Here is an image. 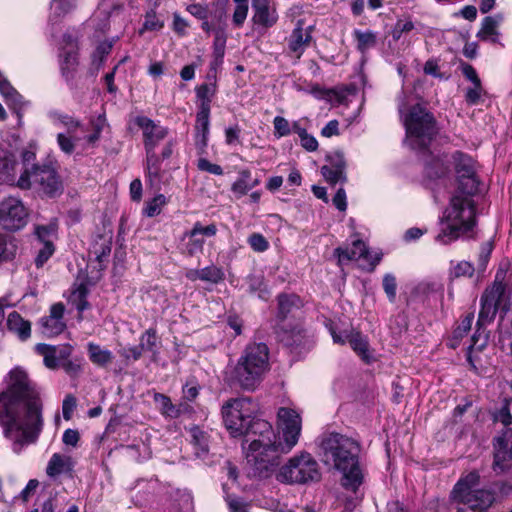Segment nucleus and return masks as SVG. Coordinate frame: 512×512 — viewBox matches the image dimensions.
Returning <instances> with one entry per match:
<instances>
[{
  "label": "nucleus",
  "instance_id": "nucleus-1",
  "mask_svg": "<svg viewBox=\"0 0 512 512\" xmlns=\"http://www.w3.org/2000/svg\"><path fill=\"white\" fill-rule=\"evenodd\" d=\"M0 426L17 454L34 443L42 430L39 394L21 368L10 371L7 388L0 392Z\"/></svg>",
  "mask_w": 512,
  "mask_h": 512
},
{
  "label": "nucleus",
  "instance_id": "nucleus-2",
  "mask_svg": "<svg viewBox=\"0 0 512 512\" xmlns=\"http://www.w3.org/2000/svg\"><path fill=\"white\" fill-rule=\"evenodd\" d=\"M399 112L406 131L404 143L421 154L425 174L429 179H442L448 172L450 159L447 155L435 154L429 150L437 133L433 115L420 104L406 109L400 103Z\"/></svg>",
  "mask_w": 512,
  "mask_h": 512
},
{
  "label": "nucleus",
  "instance_id": "nucleus-3",
  "mask_svg": "<svg viewBox=\"0 0 512 512\" xmlns=\"http://www.w3.org/2000/svg\"><path fill=\"white\" fill-rule=\"evenodd\" d=\"M475 193L456 191L438 217L434 241L447 246L459 239L470 238L476 227Z\"/></svg>",
  "mask_w": 512,
  "mask_h": 512
},
{
  "label": "nucleus",
  "instance_id": "nucleus-4",
  "mask_svg": "<svg viewBox=\"0 0 512 512\" xmlns=\"http://www.w3.org/2000/svg\"><path fill=\"white\" fill-rule=\"evenodd\" d=\"M247 441L250 443L244 448L246 460L259 477H268L279 465L281 455L290 452L283 450V442L266 420H258L251 425Z\"/></svg>",
  "mask_w": 512,
  "mask_h": 512
},
{
  "label": "nucleus",
  "instance_id": "nucleus-5",
  "mask_svg": "<svg viewBox=\"0 0 512 512\" xmlns=\"http://www.w3.org/2000/svg\"><path fill=\"white\" fill-rule=\"evenodd\" d=\"M321 446L324 462L343 474V486L356 490L362 480L358 444L346 436L332 433L323 439Z\"/></svg>",
  "mask_w": 512,
  "mask_h": 512
},
{
  "label": "nucleus",
  "instance_id": "nucleus-6",
  "mask_svg": "<svg viewBox=\"0 0 512 512\" xmlns=\"http://www.w3.org/2000/svg\"><path fill=\"white\" fill-rule=\"evenodd\" d=\"M269 369V350L264 343L246 346L234 368V378L239 385L253 390Z\"/></svg>",
  "mask_w": 512,
  "mask_h": 512
},
{
  "label": "nucleus",
  "instance_id": "nucleus-7",
  "mask_svg": "<svg viewBox=\"0 0 512 512\" xmlns=\"http://www.w3.org/2000/svg\"><path fill=\"white\" fill-rule=\"evenodd\" d=\"M479 474L470 472L455 484L451 499L457 505V512H486L494 502V495L478 489Z\"/></svg>",
  "mask_w": 512,
  "mask_h": 512
},
{
  "label": "nucleus",
  "instance_id": "nucleus-8",
  "mask_svg": "<svg viewBox=\"0 0 512 512\" xmlns=\"http://www.w3.org/2000/svg\"><path fill=\"white\" fill-rule=\"evenodd\" d=\"M136 125L142 130L146 152V178L154 190H160V158L156 147L168 134V129L146 116H138Z\"/></svg>",
  "mask_w": 512,
  "mask_h": 512
},
{
  "label": "nucleus",
  "instance_id": "nucleus-9",
  "mask_svg": "<svg viewBox=\"0 0 512 512\" xmlns=\"http://www.w3.org/2000/svg\"><path fill=\"white\" fill-rule=\"evenodd\" d=\"M257 404L250 398H237L223 406L222 414L225 426L233 437L251 435V425L260 420L254 415Z\"/></svg>",
  "mask_w": 512,
  "mask_h": 512
},
{
  "label": "nucleus",
  "instance_id": "nucleus-10",
  "mask_svg": "<svg viewBox=\"0 0 512 512\" xmlns=\"http://www.w3.org/2000/svg\"><path fill=\"white\" fill-rule=\"evenodd\" d=\"M320 478L319 465L317 461L307 452H302L289 459L280 467L276 479L282 483L304 484L310 481H317Z\"/></svg>",
  "mask_w": 512,
  "mask_h": 512
},
{
  "label": "nucleus",
  "instance_id": "nucleus-11",
  "mask_svg": "<svg viewBox=\"0 0 512 512\" xmlns=\"http://www.w3.org/2000/svg\"><path fill=\"white\" fill-rule=\"evenodd\" d=\"M139 8L137 0H128L126 3L119 0H100L93 15V20H99V30H106L112 25L125 28L131 21L132 12Z\"/></svg>",
  "mask_w": 512,
  "mask_h": 512
},
{
  "label": "nucleus",
  "instance_id": "nucleus-12",
  "mask_svg": "<svg viewBox=\"0 0 512 512\" xmlns=\"http://www.w3.org/2000/svg\"><path fill=\"white\" fill-rule=\"evenodd\" d=\"M17 187L35 188L49 197L57 196L63 189L55 169L50 165L33 166L32 171L26 168L17 180Z\"/></svg>",
  "mask_w": 512,
  "mask_h": 512
},
{
  "label": "nucleus",
  "instance_id": "nucleus-13",
  "mask_svg": "<svg viewBox=\"0 0 512 512\" xmlns=\"http://www.w3.org/2000/svg\"><path fill=\"white\" fill-rule=\"evenodd\" d=\"M504 276L497 272L492 287L485 290L481 297V309L477 325L484 326L490 323L495 317L497 311L504 314L509 309V296L506 293V285L503 283Z\"/></svg>",
  "mask_w": 512,
  "mask_h": 512
},
{
  "label": "nucleus",
  "instance_id": "nucleus-14",
  "mask_svg": "<svg viewBox=\"0 0 512 512\" xmlns=\"http://www.w3.org/2000/svg\"><path fill=\"white\" fill-rule=\"evenodd\" d=\"M494 421L502 423L506 430L495 439L494 442V470L503 472L512 466V429L508 426L512 423V415L508 404L505 403L493 415Z\"/></svg>",
  "mask_w": 512,
  "mask_h": 512
},
{
  "label": "nucleus",
  "instance_id": "nucleus-15",
  "mask_svg": "<svg viewBox=\"0 0 512 512\" xmlns=\"http://www.w3.org/2000/svg\"><path fill=\"white\" fill-rule=\"evenodd\" d=\"M277 424L281 433V437L278 436V439L283 442V450L291 451L298 443L301 434L302 420L300 412L288 407L279 408Z\"/></svg>",
  "mask_w": 512,
  "mask_h": 512
},
{
  "label": "nucleus",
  "instance_id": "nucleus-16",
  "mask_svg": "<svg viewBox=\"0 0 512 512\" xmlns=\"http://www.w3.org/2000/svg\"><path fill=\"white\" fill-rule=\"evenodd\" d=\"M29 210L23 202L15 197L5 198L0 202V226L7 231L23 229L29 221Z\"/></svg>",
  "mask_w": 512,
  "mask_h": 512
},
{
  "label": "nucleus",
  "instance_id": "nucleus-17",
  "mask_svg": "<svg viewBox=\"0 0 512 512\" xmlns=\"http://www.w3.org/2000/svg\"><path fill=\"white\" fill-rule=\"evenodd\" d=\"M48 117L56 127L66 128L65 133H58L57 143L61 151L65 154H72L75 148V142L80 139L78 131L80 130L81 133L84 132L81 124L73 117L57 110L49 111Z\"/></svg>",
  "mask_w": 512,
  "mask_h": 512
},
{
  "label": "nucleus",
  "instance_id": "nucleus-18",
  "mask_svg": "<svg viewBox=\"0 0 512 512\" xmlns=\"http://www.w3.org/2000/svg\"><path fill=\"white\" fill-rule=\"evenodd\" d=\"M335 255L338 257V264L340 266L345 265L349 261H361L360 266L369 271H372L380 261V257L377 254H371L365 243L359 239L352 241L350 248L338 247L335 249Z\"/></svg>",
  "mask_w": 512,
  "mask_h": 512
},
{
  "label": "nucleus",
  "instance_id": "nucleus-19",
  "mask_svg": "<svg viewBox=\"0 0 512 512\" xmlns=\"http://www.w3.org/2000/svg\"><path fill=\"white\" fill-rule=\"evenodd\" d=\"M217 233V226L209 224L204 226L201 222H196L190 231L183 234L180 249L183 254L194 256L203 251V246L207 238H212Z\"/></svg>",
  "mask_w": 512,
  "mask_h": 512
},
{
  "label": "nucleus",
  "instance_id": "nucleus-20",
  "mask_svg": "<svg viewBox=\"0 0 512 512\" xmlns=\"http://www.w3.org/2000/svg\"><path fill=\"white\" fill-rule=\"evenodd\" d=\"M452 159L459 182L457 191L476 193L478 181L475 177V163L472 157L462 152H455Z\"/></svg>",
  "mask_w": 512,
  "mask_h": 512
},
{
  "label": "nucleus",
  "instance_id": "nucleus-21",
  "mask_svg": "<svg viewBox=\"0 0 512 512\" xmlns=\"http://www.w3.org/2000/svg\"><path fill=\"white\" fill-rule=\"evenodd\" d=\"M333 341L338 344L349 343L353 351L366 363L372 360L369 342L366 336L357 331L331 332Z\"/></svg>",
  "mask_w": 512,
  "mask_h": 512
},
{
  "label": "nucleus",
  "instance_id": "nucleus-22",
  "mask_svg": "<svg viewBox=\"0 0 512 512\" xmlns=\"http://www.w3.org/2000/svg\"><path fill=\"white\" fill-rule=\"evenodd\" d=\"M77 50L76 40L71 35H64L63 45L60 48L59 63L62 75L66 79L72 78L78 65Z\"/></svg>",
  "mask_w": 512,
  "mask_h": 512
},
{
  "label": "nucleus",
  "instance_id": "nucleus-23",
  "mask_svg": "<svg viewBox=\"0 0 512 512\" xmlns=\"http://www.w3.org/2000/svg\"><path fill=\"white\" fill-rule=\"evenodd\" d=\"M252 9V21L255 25L270 28L277 23V8L269 0H252Z\"/></svg>",
  "mask_w": 512,
  "mask_h": 512
},
{
  "label": "nucleus",
  "instance_id": "nucleus-24",
  "mask_svg": "<svg viewBox=\"0 0 512 512\" xmlns=\"http://www.w3.org/2000/svg\"><path fill=\"white\" fill-rule=\"evenodd\" d=\"M304 26L305 20L303 18L298 19L295 23V28L288 38L289 50L293 52L297 58H300V56L304 53L312 38L311 33L313 30V25H310L306 28Z\"/></svg>",
  "mask_w": 512,
  "mask_h": 512
},
{
  "label": "nucleus",
  "instance_id": "nucleus-25",
  "mask_svg": "<svg viewBox=\"0 0 512 512\" xmlns=\"http://www.w3.org/2000/svg\"><path fill=\"white\" fill-rule=\"evenodd\" d=\"M64 305L56 303L51 306L50 314L41 319L42 333L47 337L59 335L65 329L63 321Z\"/></svg>",
  "mask_w": 512,
  "mask_h": 512
},
{
  "label": "nucleus",
  "instance_id": "nucleus-26",
  "mask_svg": "<svg viewBox=\"0 0 512 512\" xmlns=\"http://www.w3.org/2000/svg\"><path fill=\"white\" fill-rule=\"evenodd\" d=\"M17 168L15 155L7 149L0 148V184L17 185Z\"/></svg>",
  "mask_w": 512,
  "mask_h": 512
},
{
  "label": "nucleus",
  "instance_id": "nucleus-27",
  "mask_svg": "<svg viewBox=\"0 0 512 512\" xmlns=\"http://www.w3.org/2000/svg\"><path fill=\"white\" fill-rule=\"evenodd\" d=\"M346 162L341 153H335L330 157V164L321 168V173L325 180L331 184H336L345 180Z\"/></svg>",
  "mask_w": 512,
  "mask_h": 512
},
{
  "label": "nucleus",
  "instance_id": "nucleus-28",
  "mask_svg": "<svg viewBox=\"0 0 512 512\" xmlns=\"http://www.w3.org/2000/svg\"><path fill=\"white\" fill-rule=\"evenodd\" d=\"M501 15L487 16L483 19L481 29L477 33L480 40L497 43L499 41L498 28L502 23Z\"/></svg>",
  "mask_w": 512,
  "mask_h": 512
},
{
  "label": "nucleus",
  "instance_id": "nucleus-29",
  "mask_svg": "<svg viewBox=\"0 0 512 512\" xmlns=\"http://www.w3.org/2000/svg\"><path fill=\"white\" fill-rule=\"evenodd\" d=\"M74 463L69 455L54 453L46 467V473L49 477H57L60 474L71 472Z\"/></svg>",
  "mask_w": 512,
  "mask_h": 512
},
{
  "label": "nucleus",
  "instance_id": "nucleus-30",
  "mask_svg": "<svg viewBox=\"0 0 512 512\" xmlns=\"http://www.w3.org/2000/svg\"><path fill=\"white\" fill-rule=\"evenodd\" d=\"M112 236L111 235H98L94 239L91 248L90 256L98 262L99 267L107 260L111 252Z\"/></svg>",
  "mask_w": 512,
  "mask_h": 512
},
{
  "label": "nucleus",
  "instance_id": "nucleus-31",
  "mask_svg": "<svg viewBox=\"0 0 512 512\" xmlns=\"http://www.w3.org/2000/svg\"><path fill=\"white\" fill-rule=\"evenodd\" d=\"M7 328L16 334L21 340H26L31 335L30 322L23 319L17 312H11L7 318Z\"/></svg>",
  "mask_w": 512,
  "mask_h": 512
},
{
  "label": "nucleus",
  "instance_id": "nucleus-32",
  "mask_svg": "<svg viewBox=\"0 0 512 512\" xmlns=\"http://www.w3.org/2000/svg\"><path fill=\"white\" fill-rule=\"evenodd\" d=\"M209 115L210 107L208 106L207 102L200 104V108L196 116V130L198 137H201V142L203 145H206L207 136L209 134Z\"/></svg>",
  "mask_w": 512,
  "mask_h": 512
},
{
  "label": "nucleus",
  "instance_id": "nucleus-33",
  "mask_svg": "<svg viewBox=\"0 0 512 512\" xmlns=\"http://www.w3.org/2000/svg\"><path fill=\"white\" fill-rule=\"evenodd\" d=\"M87 348L89 359L95 365L104 367L112 362L113 354L110 350L92 342L88 343Z\"/></svg>",
  "mask_w": 512,
  "mask_h": 512
},
{
  "label": "nucleus",
  "instance_id": "nucleus-34",
  "mask_svg": "<svg viewBox=\"0 0 512 512\" xmlns=\"http://www.w3.org/2000/svg\"><path fill=\"white\" fill-rule=\"evenodd\" d=\"M77 2L78 0H51L50 20L57 22L73 11L77 7Z\"/></svg>",
  "mask_w": 512,
  "mask_h": 512
},
{
  "label": "nucleus",
  "instance_id": "nucleus-35",
  "mask_svg": "<svg viewBox=\"0 0 512 512\" xmlns=\"http://www.w3.org/2000/svg\"><path fill=\"white\" fill-rule=\"evenodd\" d=\"M17 249L18 246L15 238L0 233V264L13 260Z\"/></svg>",
  "mask_w": 512,
  "mask_h": 512
},
{
  "label": "nucleus",
  "instance_id": "nucleus-36",
  "mask_svg": "<svg viewBox=\"0 0 512 512\" xmlns=\"http://www.w3.org/2000/svg\"><path fill=\"white\" fill-rule=\"evenodd\" d=\"M475 268L468 261H450L449 269H448V278L450 281L461 277H472L474 274Z\"/></svg>",
  "mask_w": 512,
  "mask_h": 512
},
{
  "label": "nucleus",
  "instance_id": "nucleus-37",
  "mask_svg": "<svg viewBox=\"0 0 512 512\" xmlns=\"http://www.w3.org/2000/svg\"><path fill=\"white\" fill-rule=\"evenodd\" d=\"M36 352L43 356L44 365L49 369H55L59 366L58 348L47 344H37Z\"/></svg>",
  "mask_w": 512,
  "mask_h": 512
},
{
  "label": "nucleus",
  "instance_id": "nucleus-38",
  "mask_svg": "<svg viewBox=\"0 0 512 512\" xmlns=\"http://www.w3.org/2000/svg\"><path fill=\"white\" fill-rule=\"evenodd\" d=\"M300 298L296 295H280L278 298L279 316L286 318L300 308Z\"/></svg>",
  "mask_w": 512,
  "mask_h": 512
},
{
  "label": "nucleus",
  "instance_id": "nucleus-39",
  "mask_svg": "<svg viewBox=\"0 0 512 512\" xmlns=\"http://www.w3.org/2000/svg\"><path fill=\"white\" fill-rule=\"evenodd\" d=\"M87 294L88 289L84 283L76 284L71 292L69 301L76 307L79 313H82L88 307Z\"/></svg>",
  "mask_w": 512,
  "mask_h": 512
},
{
  "label": "nucleus",
  "instance_id": "nucleus-40",
  "mask_svg": "<svg viewBox=\"0 0 512 512\" xmlns=\"http://www.w3.org/2000/svg\"><path fill=\"white\" fill-rule=\"evenodd\" d=\"M57 222L51 221L47 225H38L35 227V235L38 243H53L57 237Z\"/></svg>",
  "mask_w": 512,
  "mask_h": 512
},
{
  "label": "nucleus",
  "instance_id": "nucleus-41",
  "mask_svg": "<svg viewBox=\"0 0 512 512\" xmlns=\"http://www.w3.org/2000/svg\"><path fill=\"white\" fill-rule=\"evenodd\" d=\"M354 37L357 41V48L361 53H365L375 47L377 42L376 34L370 30H355Z\"/></svg>",
  "mask_w": 512,
  "mask_h": 512
},
{
  "label": "nucleus",
  "instance_id": "nucleus-42",
  "mask_svg": "<svg viewBox=\"0 0 512 512\" xmlns=\"http://www.w3.org/2000/svg\"><path fill=\"white\" fill-rule=\"evenodd\" d=\"M251 172L249 170H242L239 172L237 180L232 184L231 190L237 197H242L249 190H251L250 184Z\"/></svg>",
  "mask_w": 512,
  "mask_h": 512
},
{
  "label": "nucleus",
  "instance_id": "nucleus-43",
  "mask_svg": "<svg viewBox=\"0 0 512 512\" xmlns=\"http://www.w3.org/2000/svg\"><path fill=\"white\" fill-rule=\"evenodd\" d=\"M154 402L158 405L161 413L165 416L176 418L179 415V410L171 402L170 398L164 394L155 393Z\"/></svg>",
  "mask_w": 512,
  "mask_h": 512
},
{
  "label": "nucleus",
  "instance_id": "nucleus-44",
  "mask_svg": "<svg viewBox=\"0 0 512 512\" xmlns=\"http://www.w3.org/2000/svg\"><path fill=\"white\" fill-rule=\"evenodd\" d=\"M167 204V198L163 194H157L148 200L143 208V214L147 217H155L159 215L162 208Z\"/></svg>",
  "mask_w": 512,
  "mask_h": 512
},
{
  "label": "nucleus",
  "instance_id": "nucleus-45",
  "mask_svg": "<svg viewBox=\"0 0 512 512\" xmlns=\"http://www.w3.org/2000/svg\"><path fill=\"white\" fill-rule=\"evenodd\" d=\"M164 26V21L161 20L154 9L148 11L145 15L142 28L139 30V34L143 35L147 31H160Z\"/></svg>",
  "mask_w": 512,
  "mask_h": 512
},
{
  "label": "nucleus",
  "instance_id": "nucleus-46",
  "mask_svg": "<svg viewBox=\"0 0 512 512\" xmlns=\"http://www.w3.org/2000/svg\"><path fill=\"white\" fill-rule=\"evenodd\" d=\"M157 334L155 329H148L140 338V346L143 351H148L156 356L157 351Z\"/></svg>",
  "mask_w": 512,
  "mask_h": 512
},
{
  "label": "nucleus",
  "instance_id": "nucleus-47",
  "mask_svg": "<svg viewBox=\"0 0 512 512\" xmlns=\"http://www.w3.org/2000/svg\"><path fill=\"white\" fill-rule=\"evenodd\" d=\"M190 435L192 438V442L196 447H198L201 453L208 452V435L205 431L200 429L197 426H194L190 429Z\"/></svg>",
  "mask_w": 512,
  "mask_h": 512
},
{
  "label": "nucleus",
  "instance_id": "nucleus-48",
  "mask_svg": "<svg viewBox=\"0 0 512 512\" xmlns=\"http://www.w3.org/2000/svg\"><path fill=\"white\" fill-rule=\"evenodd\" d=\"M417 291L428 297L434 294L442 295L444 285L439 281L426 280L418 284Z\"/></svg>",
  "mask_w": 512,
  "mask_h": 512
},
{
  "label": "nucleus",
  "instance_id": "nucleus-49",
  "mask_svg": "<svg viewBox=\"0 0 512 512\" xmlns=\"http://www.w3.org/2000/svg\"><path fill=\"white\" fill-rule=\"evenodd\" d=\"M224 279V272L221 268L214 265L201 269L200 280L211 283H218Z\"/></svg>",
  "mask_w": 512,
  "mask_h": 512
},
{
  "label": "nucleus",
  "instance_id": "nucleus-50",
  "mask_svg": "<svg viewBox=\"0 0 512 512\" xmlns=\"http://www.w3.org/2000/svg\"><path fill=\"white\" fill-rule=\"evenodd\" d=\"M382 286L385 294L387 295L388 300L393 303L396 299L397 294V280L396 277L387 273L383 276Z\"/></svg>",
  "mask_w": 512,
  "mask_h": 512
},
{
  "label": "nucleus",
  "instance_id": "nucleus-51",
  "mask_svg": "<svg viewBox=\"0 0 512 512\" xmlns=\"http://www.w3.org/2000/svg\"><path fill=\"white\" fill-rule=\"evenodd\" d=\"M39 245L40 247L35 257V264L38 268L42 267L55 251L54 243H39Z\"/></svg>",
  "mask_w": 512,
  "mask_h": 512
},
{
  "label": "nucleus",
  "instance_id": "nucleus-52",
  "mask_svg": "<svg viewBox=\"0 0 512 512\" xmlns=\"http://www.w3.org/2000/svg\"><path fill=\"white\" fill-rule=\"evenodd\" d=\"M274 136L276 138L286 137L291 134V123L282 116L273 119Z\"/></svg>",
  "mask_w": 512,
  "mask_h": 512
},
{
  "label": "nucleus",
  "instance_id": "nucleus-53",
  "mask_svg": "<svg viewBox=\"0 0 512 512\" xmlns=\"http://www.w3.org/2000/svg\"><path fill=\"white\" fill-rule=\"evenodd\" d=\"M248 244L255 252H264L269 248V242L260 233H253L247 239Z\"/></svg>",
  "mask_w": 512,
  "mask_h": 512
},
{
  "label": "nucleus",
  "instance_id": "nucleus-54",
  "mask_svg": "<svg viewBox=\"0 0 512 512\" xmlns=\"http://www.w3.org/2000/svg\"><path fill=\"white\" fill-rule=\"evenodd\" d=\"M473 319H474L473 314H467L461 320L460 324L454 330V337L456 339H461L464 335H466L470 331Z\"/></svg>",
  "mask_w": 512,
  "mask_h": 512
},
{
  "label": "nucleus",
  "instance_id": "nucleus-55",
  "mask_svg": "<svg viewBox=\"0 0 512 512\" xmlns=\"http://www.w3.org/2000/svg\"><path fill=\"white\" fill-rule=\"evenodd\" d=\"M248 5L235 4L232 21L236 27H241L248 15Z\"/></svg>",
  "mask_w": 512,
  "mask_h": 512
},
{
  "label": "nucleus",
  "instance_id": "nucleus-56",
  "mask_svg": "<svg viewBox=\"0 0 512 512\" xmlns=\"http://www.w3.org/2000/svg\"><path fill=\"white\" fill-rule=\"evenodd\" d=\"M197 167L199 170L208 172L213 175H222L223 169L220 165L211 163L205 158H200L197 162Z\"/></svg>",
  "mask_w": 512,
  "mask_h": 512
},
{
  "label": "nucleus",
  "instance_id": "nucleus-57",
  "mask_svg": "<svg viewBox=\"0 0 512 512\" xmlns=\"http://www.w3.org/2000/svg\"><path fill=\"white\" fill-rule=\"evenodd\" d=\"M226 32L224 29L219 28L215 30V38H214V50L215 53L222 56L224 54L225 45H226Z\"/></svg>",
  "mask_w": 512,
  "mask_h": 512
},
{
  "label": "nucleus",
  "instance_id": "nucleus-58",
  "mask_svg": "<svg viewBox=\"0 0 512 512\" xmlns=\"http://www.w3.org/2000/svg\"><path fill=\"white\" fill-rule=\"evenodd\" d=\"M75 408L76 398L72 394L66 395L62 404V413L65 420H70L72 418Z\"/></svg>",
  "mask_w": 512,
  "mask_h": 512
},
{
  "label": "nucleus",
  "instance_id": "nucleus-59",
  "mask_svg": "<svg viewBox=\"0 0 512 512\" xmlns=\"http://www.w3.org/2000/svg\"><path fill=\"white\" fill-rule=\"evenodd\" d=\"M299 138H300L301 146L305 150H307L309 152H314L318 149V141L316 140V138L313 135L308 134L306 132Z\"/></svg>",
  "mask_w": 512,
  "mask_h": 512
},
{
  "label": "nucleus",
  "instance_id": "nucleus-60",
  "mask_svg": "<svg viewBox=\"0 0 512 512\" xmlns=\"http://www.w3.org/2000/svg\"><path fill=\"white\" fill-rule=\"evenodd\" d=\"M482 95V87L481 84H473V87L469 88L466 92L465 99L469 104L478 103L480 97Z\"/></svg>",
  "mask_w": 512,
  "mask_h": 512
},
{
  "label": "nucleus",
  "instance_id": "nucleus-61",
  "mask_svg": "<svg viewBox=\"0 0 512 512\" xmlns=\"http://www.w3.org/2000/svg\"><path fill=\"white\" fill-rule=\"evenodd\" d=\"M80 439L79 432L74 429H67L63 433L62 441L65 445L76 447Z\"/></svg>",
  "mask_w": 512,
  "mask_h": 512
},
{
  "label": "nucleus",
  "instance_id": "nucleus-62",
  "mask_svg": "<svg viewBox=\"0 0 512 512\" xmlns=\"http://www.w3.org/2000/svg\"><path fill=\"white\" fill-rule=\"evenodd\" d=\"M226 501L229 507L230 512H248L247 505L242 502L240 499L227 496Z\"/></svg>",
  "mask_w": 512,
  "mask_h": 512
},
{
  "label": "nucleus",
  "instance_id": "nucleus-63",
  "mask_svg": "<svg viewBox=\"0 0 512 512\" xmlns=\"http://www.w3.org/2000/svg\"><path fill=\"white\" fill-rule=\"evenodd\" d=\"M164 71H165L164 63L161 61H154V62L150 63L147 73L153 79H157L164 74Z\"/></svg>",
  "mask_w": 512,
  "mask_h": 512
},
{
  "label": "nucleus",
  "instance_id": "nucleus-64",
  "mask_svg": "<svg viewBox=\"0 0 512 512\" xmlns=\"http://www.w3.org/2000/svg\"><path fill=\"white\" fill-rule=\"evenodd\" d=\"M333 204L340 211L347 209L346 193L343 188H339L333 197Z\"/></svg>",
  "mask_w": 512,
  "mask_h": 512
}]
</instances>
